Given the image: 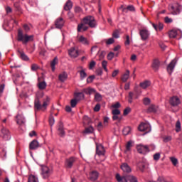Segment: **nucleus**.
Instances as JSON below:
<instances>
[{
    "label": "nucleus",
    "instance_id": "25",
    "mask_svg": "<svg viewBox=\"0 0 182 182\" xmlns=\"http://www.w3.org/2000/svg\"><path fill=\"white\" fill-rule=\"evenodd\" d=\"M160 68V62L157 59H155L152 63V68L154 70H159Z\"/></svg>",
    "mask_w": 182,
    "mask_h": 182
},
{
    "label": "nucleus",
    "instance_id": "48",
    "mask_svg": "<svg viewBox=\"0 0 182 182\" xmlns=\"http://www.w3.org/2000/svg\"><path fill=\"white\" fill-rule=\"evenodd\" d=\"M77 103V97H76V99H72L71 100L70 104H71L72 107H75Z\"/></svg>",
    "mask_w": 182,
    "mask_h": 182
},
{
    "label": "nucleus",
    "instance_id": "19",
    "mask_svg": "<svg viewBox=\"0 0 182 182\" xmlns=\"http://www.w3.org/2000/svg\"><path fill=\"white\" fill-rule=\"evenodd\" d=\"M99 177V173L97 171H91L90 173L89 178L91 181H95Z\"/></svg>",
    "mask_w": 182,
    "mask_h": 182
},
{
    "label": "nucleus",
    "instance_id": "64",
    "mask_svg": "<svg viewBox=\"0 0 182 182\" xmlns=\"http://www.w3.org/2000/svg\"><path fill=\"white\" fill-rule=\"evenodd\" d=\"M38 65H31V70H38Z\"/></svg>",
    "mask_w": 182,
    "mask_h": 182
},
{
    "label": "nucleus",
    "instance_id": "52",
    "mask_svg": "<svg viewBox=\"0 0 182 182\" xmlns=\"http://www.w3.org/2000/svg\"><path fill=\"white\" fill-rule=\"evenodd\" d=\"M49 122H50V125L51 127H53V125H54V124H55V118H54L53 116L50 117V118H49Z\"/></svg>",
    "mask_w": 182,
    "mask_h": 182
},
{
    "label": "nucleus",
    "instance_id": "16",
    "mask_svg": "<svg viewBox=\"0 0 182 182\" xmlns=\"http://www.w3.org/2000/svg\"><path fill=\"white\" fill-rule=\"evenodd\" d=\"M121 168L124 173H131L132 172V168L127 163H122L121 165Z\"/></svg>",
    "mask_w": 182,
    "mask_h": 182
},
{
    "label": "nucleus",
    "instance_id": "32",
    "mask_svg": "<svg viewBox=\"0 0 182 182\" xmlns=\"http://www.w3.org/2000/svg\"><path fill=\"white\" fill-rule=\"evenodd\" d=\"M75 96L77 98V100H81L82 99L85 98V95L83 92H78L75 93Z\"/></svg>",
    "mask_w": 182,
    "mask_h": 182
},
{
    "label": "nucleus",
    "instance_id": "59",
    "mask_svg": "<svg viewBox=\"0 0 182 182\" xmlns=\"http://www.w3.org/2000/svg\"><path fill=\"white\" fill-rule=\"evenodd\" d=\"M100 109V104H97L94 108L95 112H98Z\"/></svg>",
    "mask_w": 182,
    "mask_h": 182
},
{
    "label": "nucleus",
    "instance_id": "44",
    "mask_svg": "<svg viewBox=\"0 0 182 182\" xmlns=\"http://www.w3.org/2000/svg\"><path fill=\"white\" fill-rule=\"evenodd\" d=\"M176 132H179V131H181V124L180 121L176 122Z\"/></svg>",
    "mask_w": 182,
    "mask_h": 182
},
{
    "label": "nucleus",
    "instance_id": "38",
    "mask_svg": "<svg viewBox=\"0 0 182 182\" xmlns=\"http://www.w3.org/2000/svg\"><path fill=\"white\" fill-rule=\"evenodd\" d=\"M147 112H156V108L155 105H150L147 109Z\"/></svg>",
    "mask_w": 182,
    "mask_h": 182
},
{
    "label": "nucleus",
    "instance_id": "21",
    "mask_svg": "<svg viewBox=\"0 0 182 182\" xmlns=\"http://www.w3.org/2000/svg\"><path fill=\"white\" fill-rule=\"evenodd\" d=\"M78 41L79 43H82V44H85V45L89 44V41L84 36H80V37H78Z\"/></svg>",
    "mask_w": 182,
    "mask_h": 182
},
{
    "label": "nucleus",
    "instance_id": "29",
    "mask_svg": "<svg viewBox=\"0 0 182 182\" xmlns=\"http://www.w3.org/2000/svg\"><path fill=\"white\" fill-rule=\"evenodd\" d=\"M178 33V30H171L168 33V36L170 38H175Z\"/></svg>",
    "mask_w": 182,
    "mask_h": 182
},
{
    "label": "nucleus",
    "instance_id": "61",
    "mask_svg": "<svg viewBox=\"0 0 182 182\" xmlns=\"http://www.w3.org/2000/svg\"><path fill=\"white\" fill-rule=\"evenodd\" d=\"M95 65H96V62H95L94 60H92V61L90 62V63L89 68H90V69H93V68H95Z\"/></svg>",
    "mask_w": 182,
    "mask_h": 182
},
{
    "label": "nucleus",
    "instance_id": "54",
    "mask_svg": "<svg viewBox=\"0 0 182 182\" xmlns=\"http://www.w3.org/2000/svg\"><path fill=\"white\" fill-rule=\"evenodd\" d=\"M132 146V141H128L127 144V151H129L130 148Z\"/></svg>",
    "mask_w": 182,
    "mask_h": 182
},
{
    "label": "nucleus",
    "instance_id": "43",
    "mask_svg": "<svg viewBox=\"0 0 182 182\" xmlns=\"http://www.w3.org/2000/svg\"><path fill=\"white\" fill-rule=\"evenodd\" d=\"M47 85L46 82H40V83H38V87L39 89H46Z\"/></svg>",
    "mask_w": 182,
    "mask_h": 182
},
{
    "label": "nucleus",
    "instance_id": "62",
    "mask_svg": "<svg viewBox=\"0 0 182 182\" xmlns=\"http://www.w3.org/2000/svg\"><path fill=\"white\" fill-rule=\"evenodd\" d=\"M164 20H165V23H172L173 22L172 18H170L169 17H165Z\"/></svg>",
    "mask_w": 182,
    "mask_h": 182
},
{
    "label": "nucleus",
    "instance_id": "6",
    "mask_svg": "<svg viewBox=\"0 0 182 182\" xmlns=\"http://www.w3.org/2000/svg\"><path fill=\"white\" fill-rule=\"evenodd\" d=\"M138 129L141 132H150L151 131V125L148 123L142 122L138 127Z\"/></svg>",
    "mask_w": 182,
    "mask_h": 182
},
{
    "label": "nucleus",
    "instance_id": "49",
    "mask_svg": "<svg viewBox=\"0 0 182 182\" xmlns=\"http://www.w3.org/2000/svg\"><path fill=\"white\" fill-rule=\"evenodd\" d=\"M113 117H112V119L113 121H119V122H120V121H122V117H119L116 114H112Z\"/></svg>",
    "mask_w": 182,
    "mask_h": 182
},
{
    "label": "nucleus",
    "instance_id": "4",
    "mask_svg": "<svg viewBox=\"0 0 182 182\" xmlns=\"http://www.w3.org/2000/svg\"><path fill=\"white\" fill-rule=\"evenodd\" d=\"M41 176L43 178H48L53 173V170L49 168L47 166H41Z\"/></svg>",
    "mask_w": 182,
    "mask_h": 182
},
{
    "label": "nucleus",
    "instance_id": "60",
    "mask_svg": "<svg viewBox=\"0 0 182 182\" xmlns=\"http://www.w3.org/2000/svg\"><path fill=\"white\" fill-rule=\"evenodd\" d=\"M131 112V108H126L124 109V115H128Z\"/></svg>",
    "mask_w": 182,
    "mask_h": 182
},
{
    "label": "nucleus",
    "instance_id": "41",
    "mask_svg": "<svg viewBox=\"0 0 182 182\" xmlns=\"http://www.w3.org/2000/svg\"><path fill=\"white\" fill-rule=\"evenodd\" d=\"M161 159V154L160 152H156V154H154V160L156 161H158Z\"/></svg>",
    "mask_w": 182,
    "mask_h": 182
},
{
    "label": "nucleus",
    "instance_id": "34",
    "mask_svg": "<svg viewBox=\"0 0 182 182\" xmlns=\"http://www.w3.org/2000/svg\"><path fill=\"white\" fill-rule=\"evenodd\" d=\"M28 182H39V181L37 178V177H36V176H33V174H31L28 177Z\"/></svg>",
    "mask_w": 182,
    "mask_h": 182
},
{
    "label": "nucleus",
    "instance_id": "14",
    "mask_svg": "<svg viewBox=\"0 0 182 182\" xmlns=\"http://www.w3.org/2000/svg\"><path fill=\"white\" fill-rule=\"evenodd\" d=\"M168 10L171 11V14L173 15L180 14L181 13V7L178 6L176 9L174 7V6H169Z\"/></svg>",
    "mask_w": 182,
    "mask_h": 182
},
{
    "label": "nucleus",
    "instance_id": "17",
    "mask_svg": "<svg viewBox=\"0 0 182 182\" xmlns=\"http://www.w3.org/2000/svg\"><path fill=\"white\" fill-rule=\"evenodd\" d=\"M39 146H40L39 142H38L36 139H33L29 144L30 149H37L38 148H39Z\"/></svg>",
    "mask_w": 182,
    "mask_h": 182
},
{
    "label": "nucleus",
    "instance_id": "1",
    "mask_svg": "<svg viewBox=\"0 0 182 182\" xmlns=\"http://www.w3.org/2000/svg\"><path fill=\"white\" fill-rule=\"evenodd\" d=\"M44 93L43 92H39L36 95V97L34 100V109L35 111H46L47 109V107L50 103V97L49 96H46V97H43ZM43 97V104H41V98Z\"/></svg>",
    "mask_w": 182,
    "mask_h": 182
},
{
    "label": "nucleus",
    "instance_id": "22",
    "mask_svg": "<svg viewBox=\"0 0 182 182\" xmlns=\"http://www.w3.org/2000/svg\"><path fill=\"white\" fill-rule=\"evenodd\" d=\"M82 92L86 95H92V93H95L96 90L93 87H87L83 89Z\"/></svg>",
    "mask_w": 182,
    "mask_h": 182
},
{
    "label": "nucleus",
    "instance_id": "18",
    "mask_svg": "<svg viewBox=\"0 0 182 182\" xmlns=\"http://www.w3.org/2000/svg\"><path fill=\"white\" fill-rule=\"evenodd\" d=\"M18 53L21 59H22V60H25V61L29 60L28 55H27V54H26V53H24V51H23L22 50H18Z\"/></svg>",
    "mask_w": 182,
    "mask_h": 182
},
{
    "label": "nucleus",
    "instance_id": "55",
    "mask_svg": "<svg viewBox=\"0 0 182 182\" xmlns=\"http://www.w3.org/2000/svg\"><path fill=\"white\" fill-rule=\"evenodd\" d=\"M96 73H97V75H98V76H101L103 73V70H102V68H99L98 69H97Z\"/></svg>",
    "mask_w": 182,
    "mask_h": 182
},
{
    "label": "nucleus",
    "instance_id": "31",
    "mask_svg": "<svg viewBox=\"0 0 182 182\" xmlns=\"http://www.w3.org/2000/svg\"><path fill=\"white\" fill-rule=\"evenodd\" d=\"M122 11L124 13H128V11H135V7H134V6H127V7H124Z\"/></svg>",
    "mask_w": 182,
    "mask_h": 182
},
{
    "label": "nucleus",
    "instance_id": "46",
    "mask_svg": "<svg viewBox=\"0 0 182 182\" xmlns=\"http://www.w3.org/2000/svg\"><path fill=\"white\" fill-rule=\"evenodd\" d=\"M95 100H97L98 102L102 100V95H100V93H95Z\"/></svg>",
    "mask_w": 182,
    "mask_h": 182
},
{
    "label": "nucleus",
    "instance_id": "30",
    "mask_svg": "<svg viewBox=\"0 0 182 182\" xmlns=\"http://www.w3.org/2000/svg\"><path fill=\"white\" fill-rule=\"evenodd\" d=\"M150 85H151V82L149 80H144V82H141L140 83V86L143 89H146V87H149V86Z\"/></svg>",
    "mask_w": 182,
    "mask_h": 182
},
{
    "label": "nucleus",
    "instance_id": "12",
    "mask_svg": "<svg viewBox=\"0 0 182 182\" xmlns=\"http://www.w3.org/2000/svg\"><path fill=\"white\" fill-rule=\"evenodd\" d=\"M96 152L98 156H105V149L102 144H98L96 146Z\"/></svg>",
    "mask_w": 182,
    "mask_h": 182
},
{
    "label": "nucleus",
    "instance_id": "2",
    "mask_svg": "<svg viewBox=\"0 0 182 182\" xmlns=\"http://www.w3.org/2000/svg\"><path fill=\"white\" fill-rule=\"evenodd\" d=\"M85 24H88L90 27H91L92 28H94L97 26V21L95 17H92V16H87V17H85L82 20V23H80V24H78L77 31L78 32L86 31L88 27L87 26H85Z\"/></svg>",
    "mask_w": 182,
    "mask_h": 182
},
{
    "label": "nucleus",
    "instance_id": "11",
    "mask_svg": "<svg viewBox=\"0 0 182 182\" xmlns=\"http://www.w3.org/2000/svg\"><path fill=\"white\" fill-rule=\"evenodd\" d=\"M176 63L177 61L176 59H173V60H172L167 66V72L169 73V75H171V73L173 72Z\"/></svg>",
    "mask_w": 182,
    "mask_h": 182
},
{
    "label": "nucleus",
    "instance_id": "8",
    "mask_svg": "<svg viewBox=\"0 0 182 182\" xmlns=\"http://www.w3.org/2000/svg\"><path fill=\"white\" fill-rule=\"evenodd\" d=\"M139 34L141 36V40H147L150 36V33L149 30H146V28H142L141 30H139Z\"/></svg>",
    "mask_w": 182,
    "mask_h": 182
},
{
    "label": "nucleus",
    "instance_id": "50",
    "mask_svg": "<svg viewBox=\"0 0 182 182\" xmlns=\"http://www.w3.org/2000/svg\"><path fill=\"white\" fill-rule=\"evenodd\" d=\"M143 102L144 105H149L151 103V99L149 97H144Z\"/></svg>",
    "mask_w": 182,
    "mask_h": 182
},
{
    "label": "nucleus",
    "instance_id": "37",
    "mask_svg": "<svg viewBox=\"0 0 182 182\" xmlns=\"http://www.w3.org/2000/svg\"><path fill=\"white\" fill-rule=\"evenodd\" d=\"M134 96V93L133 92H129V95H128V102H129V103H132Z\"/></svg>",
    "mask_w": 182,
    "mask_h": 182
},
{
    "label": "nucleus",
    "instance_id": "58",
    "mask_svg": "<svg viewBox=\"0 0 182 182\" xmlns=\"http://www.w3.org/2000/svg\"><path fill=\"white\" fill-rule=\"evenodd\" d=\"M94 79H95L94 75L89 76L87 79V83H90L91 82H92V80H94Z\"/></svg>",
    "mask_w": 182,
    "mask_h": 182
},
{
    "label": "nucleus",
    "instance_id": "15",
    "mask_svg": "<svg viewBox=\"0 0 182 182\" xmlns=\"http://www.w3.org/2000/svg\"><path fill=\"white\" fill-rule=\"evenodd\" d=\"M65 24V20L62 18H57L55 22V27L57 28H62Z\"/></svg>",
    "mask_w": 182,
    "mask_h": 182
},
{
    "label": "nucleus",
    "instance_id": "36",
    "mask_svg": "<svg viewBox=\"0 0 182 182\" xmlns=\"http://www.w3.org/2000/svg\"><path fill=\"white\" fill-rule=\"evenodd\" d=\"M122 132L124 135H128L131 132L130 127H125V128H124V129L122 130Z\"/></svg>",
    "mask_w": 182,
    "mask_h": 182
},
{
    "label": "nucleus",
    "instance_id": "57",
    "mask_svg": "<svg viewBox=\"0 0 182 182\" xmlns=\"http://www.w3.org/2000/svg\"><path fill=\"white\" fill-rule=\"evenodd\" d=\"M116 179L117 180L118 182H123V177H121L120 174L116 175Z\"/></svg>",
    "mask_w": 182,
    "mask_h": 182
},
{
    "label": "nucleus",
    "instance_id": "13",
    "mask_svg": "<svg viewBox=\"0 0 182 182\" xmlns=\"http://www.w3.org/2000/svg\"><path fill=\"white\" fill-rule=\"evenodd\" d=\"M69 55L71 58H77L79 56V51L75 47H72L69 50Z\"/></svg>",
    "mask_w": 182,
    "mask_h": 182
},
{
    "label": "nucleus",
    "instance_id": "63",
    "mask_svg": "<svg viewBox=\"0 0 182 182\" xmlns=\"http://www.w3.org/2000/svg\"><path fill=\"white\" fill-rule=\"evenodd\" d=\"M120 104L119 102H116V104H114V105H112V107H115V109H118V107H120Z\"/></svg>",
    "mask_w": 182,
    "mask_h": 182
},
{
    "label": "nucleus",
    "instance_id": "23",
    "mask_svg": "<svg viewBox=\"0 0 182 182\" xmlns=\"http://www.w3.org/2000/svg\"><path fill=\"white\" fill-rule=\"evenodd\" d=\"M16 119H17L16 123L18 124V125H22L26 122L25 118L22 117V115H17Z\"/></svg>",
    "mask_w": 182,
    "mask_h": 182
},
{
    "label": "nucleus",
    "instance_id": "7",
    "mask_svg": "<svg viewBox=\"0 0 182 182\" xmlns=\"http://www.w3.org/2000/svg\"><path fill=\"white\" fill-rule=\"evenodd\" d=\"M136 148L140 154H146L149 151L148 145H138Z\"/></svg>",
    "mask_w": 182,
    "mask_h": 182
},
{
    "label": "nucleus",
    "instance_id": "35",
    "mask_svg": "<svg viewBox=\"0 0 182 182\" xmlns=\"http://www.w3.org/2000/svg\"><path fill=\"white\" fill-rule=\"evenodd\" d=\"M127 178L128 179V181L130 182H138L136 177L134 176H127Z\"/></svg>",
    "mask_w": 182,
    "mask_h": 182
},
{
    "label": "nucleus",
    "instance_id": "20",
    "mask_svg": "<svg viewBox=\"0 0 182 182\" xmlns=\"http://www.w3.org/2000/svg\"><path fill=\"white\" fill-rule=\"evenodd\" d=\"M68 77V73L66 72H63L62 73H60L58 76V79L60 82H65Z\"/></svg>",
    "mask_w": 182,
    "mask_h": 182
},
{
    "label": "nucleus",
    "instance_id": "24",
    "mask_svg": "<svg viewBox=\"0 0 182 182\" xmlns=\"http://www.w3.org/2000/svg\"><path fill=\"white\" fill-rule=\"evenodd\" d=\"M58 132H59V135L60 136H65V129L63 128V124L62 122H60L59 124V127H58Z\"/></svg>",
    "mask_w": 182,
    "mask_h": 182
},
{
    "label": "nucleus",
    "instance_id": "53",
    "mask_svg": "<svg viewBox=\"0 0 182 182\" xmlns=\"http://www.w3.org/2000/svg\"><path fill=\"white\" fill-rule=\"evenodd\" d=\"M114 109L112 110V114H115L117 116L120 115L121 112L119 109H117L116 108H114Z\"/></svg>",
    "mask_w": 182,
    "mask_h": 182
},
{
    "label": "nucleus",
    "instance_id": "45",
    "mask_svg": "<svg viewBox=\"0 0 182 182\" xmlns=\"http://www.w3.org/2000/svg\"><path fill=\"white\" fill-rule=\"evenodd\" d=\"M114 58V53L113 51H110L109 54H107V59L108 60H112Z\"/></svg>",
    "mask_w": 182,
    "mask_h": 182
},
{
    "label": "nucleus",
    "instance_id": "42",
    "mask_svg": "<svg viewBox=\"0 0 182 182\" xmlns=\"http://www.w3.org/2000/svg\"><path fill=\"white\" fill-rule=\"evenodd\" d=\"M93 131H94L93 127H88V128H85V130L84 131V132L85 134H90L93 132Z\"/></svg>",
    "mask_w": 182,
    "mask_h": 182
},
{
    "label": "nucleus",
    "instance_id": "26",
    "mask_svg": "<svg viewBox=\"0 0 182 182\" xmlns=\"http://www.w3.org/2000/svg\"><path fill=\"white\" fill-rule=\"evenodd\" d=\"M58 63V59L57 57L54 58V59L52 60L50 63L51 69L53 72H55V65Z\"/></svg>",
    "mask_w": 182,
    "mask_h": 182
},
{
    "label": "nucleus",
    "instance_id": "51",
    "mask_svg": "<svg viewBox=\"0 0 182 182\" xmlns=\"http://www.w3.org/2000/svg\"><path fill=\"white\" fill-rule=\"evenodd\" d=\"M102 68H104V70H105L106 72H107L108 69H107V60H102Z\"/></svg>",
    "mask_w": 182,
    "mask_h": 182
},
{
    "label": "nucleus",
    "instance_id": "3",
    "mask_svg": "<svg viewBox=\"0 0 182 182\" xmlns=\"http://www.w3.org/2000/svg\"><path fill=\"white\" fill-rule=\"evenodd\" d=\"M34 39V36H29L28 34H23V31L19 28L18 30V41H22L23 44H27L29 41H33Z\"/></svg>",
    "mask_w": 182,
    "mask_h": 182
},
{
    "label": "nucleus",
    "instance_id": "39",
    "mask_svg": "<svg viewBox=\"0 0 182 182\" xmlns=\"http://www.w3.org/2000/svg\"><path fill=\"white\" fill-rule=\"evenodd\" d=\"M170 159L171 163L173 164V166H177L178 161L177 158H176V156H171Z\"/></svg>",
    "mask_w": 182,
    "mask_h": 182
},
{
    "label": "nucleus",
    "instance_id": "33",
    "mask_svg": "<svg viewBox=\"0 0 182 182\" xmlns=\"http://www.w3.org/2000/svg\"><path fill=\"white\" fill-rule=\"evenodd\" d=\"M80 79L83 80L85 77H87V73H86L84 69H82L81 70H80Z\"/></svg>",
    "mask_w": 182,
    "mask_h": 182
},
{
    "label": "nucleus",
    "instance_id": "27",
    "mask_svg": "<svg viewBox=\"0 0 182 182\" xmlns=\"http://www.w3.org/2000/svg\"><path fill=\"white\" fill-rule=\"evenodd\" d=\"M130 72L129 70H127L125 73L122 77V82H127L129 77Z\"/></svg>",
    "mask_w": 182,
    "mask_h": 182
},
{
    "label": "nucleus",
    "instance_id": "9",
    "mask_svg": "<svg viewBox=\"0 0 182 182\" xmlns=\"http://www.w3.org/2000/svg\"><path fill=\"white\" fill-rule=\"evenodd\" d=\"M169 102L171 106H178V105L181 103V100L178 96H172V97L170 98Z\"/></svg>",
    "mask_w": 182,
    "mask_h": 182
},
{
    "label": "nucleus",
    "instance_id": "5",
    "mask_svg": "<svg viewBox=\"0 0 182 182\" xmlns=\"http://www.w3.org/2000/svg\"><path fill=\"white\" fill-rule=\"evenodd\" d=\"M75 163L76 158H75V156H70V158H66L65 166L66 168H72Z\"/></svg>",
    "mask_w": 182,
    "mask_h": 182
},
{
    "label": "nucleus",
    "instance_id": "10",
    "mask_svg": "<svg viewBox=\"0 0 182 182\" xmlns=\"http://www.w3.org/2000/svg\"><path fill=\"white\" fill-rule=\"evenodd\" d=\"M1 136H3L4 139H5L6 141L11 139V134H10L9 130L7 129L6 128L1 129Z\"/></svg>",
    "mask_w": 182,
    "mask_h": 182
},
{
    "label": "nucleus",
    "instance_id": "56",
    "mask_svg": "<svg viewBox=\"0 0 182 182\" xmlns=\"http://www.w3.org/2000/svg\"><path fill=\"white\" fill-rule=\"evenodd\" d=\"M113 43H114V38H113V37L108 38V40L106 41L107 44H113Z\"/></svg>",
    "mask_w": 182,
    "mask_h": 182
},
{
    "label": "nucleus",
    "instance_id": "40",
    "mask_svg": "<svg viewBox=\"0 0 182 182\" xmlns=\"http://www.w3.org/2000/svg\"><path fill=\"white\" fill-rule=\"evenodd\" d=\"M137 167L139 168V170L141 171H144V168H145V164L144 163H142V162H139L137 164Z\"/></svg>",
    "mask_w": 182,
    "mask_h": 182
},
{
    "label": "nucleus",
    "instance_id": "47",
    "mask_svg": "<svg viewBox=\"0 0 182 182\" xmlns=\"http://www.w3.org/2000/svg\"><path fill=\"white\" fill-rule=\"evenodd\" d=\"M119 33L118 30H115V31H114L112 33V38H119Z\"/></svg>",
    "mask_w": 182,
    "mask_h": 182
},
{
    "label": "nucleus",
    "instance_id": "28",
    "mask_svg": "<svg viewBox=\"0 0 182 182\" xmlns=\"http://www.w3.org/2000/svg\"><path fill=\"white\" fill-rule=\"evenodd\" d=\"M72 8H73V3L72 1H70V0H68V1H67L65 5L64 6V10H65L66 11H69V10H71Z\"/></svg>",
    "mask_w": 182,
    "mask_h": 182
}]
</instances>
